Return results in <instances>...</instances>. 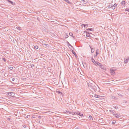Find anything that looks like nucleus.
Segmentation results:
<instances>
[{"mask_svg":"<svg viewBox=\"0 0 129 129\" xmlns=\"http://www.w3.org/2000/svg\"><path fill=\"white\" fill-rule=\"evenodd\" d=\"M125 11L129 12V9L127 8H126L125 9Z\"/></svg>","mask_w":129,"mask_h":129,"instance_id":"36","label":"nucleus"},{"mask_svg":"<svg viewBox=\"0 0 129 129\" xmlns=\"http://www.w3.org/2000/svg\"><path fill=\"white\" fill-rule=\"evenodd\" d=\"M56 92L58 93V94H60L62 95H63V94L60 91H56Z\"/></svg>","mask_w":129,"mask_h":129,"instance_id":"23","label":"nucleus"},{"mask_svg":"<svg viewBox=\"0 0 129 129\" xmlns=\"http://www.w3.org/2000/svg\"><path fill=\"white\" fill-rule=\"evenodd\" d=\"M38 121H39V122H40V120H39V121H38Z\"/></svg>","mask_w":129,"mask_h":129,"instance_id":"55","label":"nucleus"},{"mask_svg":"<svg viewBox=\"0 0 129 129\" xmlns=\"http://www.w3.org/2000/svg\"><path fill=\"white\" fill-rule=\"evenodd\" d=\"M109 111L111 113L113 114H114V112H115V111L114 110H110Z\"/></svg>","mask_w":129,"mask_h":129,"instance_id":"20","label":"nucleus"},{"mask_svg":"<svg viewBox=\"0 0 129 129\" xmlns=\"http://www.w3.org/2000/svg\"><path fill=\"white\" fill-rule=\"evenodd\" d=\"M34 62L36 63H38V62L39 60V59H38L37 58H36L34 59Z\"/></svg>","mask_w":129,"mask_h":129,"instance_id":"19","label":"nucleus"},{"mask_svg":"<svg viewBox=\"0 0 129 129\" xmlns=\"http://www.w3.org/2000/svg\"><path fill=\"white\" fill-rule=\"evenodd\" d=\"M88 24H82V26H83L84 27H87L88 26Z\"/></svg>","mask_w":129,"mask_h":129,"instance_id":"18","label":"nucleus"},{"mask_svg":"<svg viewBox=\"0 0 129 129\" xmlns=\"http://www.w3.org/2000/svg\"><path fill=\"white\" fill-rule=\"evenodd\" d=\"M67 113H68L70 114H72V113H73V112H69V111H68V112H67Z\"/></svg>","mask_w":129,"mask_h":129,"instance_id":"31","label":"nucleus"},{"mask_svg":"<svg viewBox=\"0 0 129 129\" xmlns=\"http://www.w3.org/2000/svg\"><path fill=\"white\" fill-rule=\"evenodd\" d=\"M64 1H66V2H67L69 4H71L72 3L71 2H70L68 0H63Z\"/></svg>","mask_w":129,"mask_h":129,"instance_id":"22","label":"nucleus"},{"mask_svg":"<svg viewBox=\"0 0 129 129\" xmlns=\"http://www.w3.org/2000/svg\"><path fill=\"white\" fill-rule=\"evenodd\" d=\"M94 89V91H97V89Z\"/></svg>","mask_w":129,"mask_h":129,"instance_id":"50","label":"nucleus"},{"mask_svg":"<svg viewBox=\"0 0 129 129\" xmlns=\"http://www.w3.org/2000/svg\"><path fill=\"white\" fill-rule=\"evenodd\" d=\"M91 61L96 66H97L96 64L95 63H96V61H95L94 59H93L92 57H91Z\"/></svg>","mask_w":129,"mask_h":129,"instance_id":"9","label":"nucleus"},{"mask_svg":"<svg viewBox=\"0 0 129 129\" xmlns=\"http://www.w3.org/2000/svg\"><path fill=\"white\" fill-rule=\"evenodd\" d=\"M38 121H39V122H40V120H39V121H38Z\"/></svg>","mask_w":129,"mask_h":129,"instance_id":"54","label":"nucleus"},{"mask_svg":"<svg viewBox=\"0 0 129 129\" xmlns=\"http://www.w3.org/2000/svg\"><path fill=\"white\" fill-rule=\"evenodd\" d=\"M45 67H46V66H44L43 67H44V68H45Z\"/></svg>","mask_w":129,"mask_h":129,"instance_id":"53","label":"nucleus"},{"mask_svg":"<svg viewBox=\"0 0 129 129\" xmlns=\"http://www.w3.org/2000/svg\"><path fill=\"white\" fill-rule=\"evenodd\" d=\"M89 47H90V48L91 50V52L92 53H93L94 52V48H92V47L90 45H89Z\"/></svg>","mask_w":129,"mask_h":129,"instance_id":"10","label":"nucleus"},{"mask_svg":"<svg viewBox=\"0 0 129 129\" xmlns=\"http://www.w3.org/2000/svg\"><path fill=\"white\" fill-rule=\"evenodd\" d=\"M7 95H9V96H14V93L13 92H8L7 93Z\"/></svg>","mask_w":129,"mask_h":129,"instance_id":"4","label":"nucleus"},{"mask_svg":"<svg viewBox=\"0 0 129 129\" xmlns=\"http://www.w3.org/2000/svg\"><path fill=\"white\" fill-rule=\"evenodd\" d=\"M26 127V126L25 125H23V127H24L25 128V127Z\"/></svg>","mask_w":129,"mask_h":129,"instance_id":"49","label":"nucleus"},{"mask_svg":"<svg viewBox=\"0 0 129 129\" xmlns=\"http://www.w3.org/2000/svg\"><path fill=\"white\" fill-rule=\"evenodd\" d=\"M87 30H90L91 31H93L94 30V29L92 28H88V29H86Z\"/></svg>","mask_w":129,"mask_h":129,"instance_id":"17","label":"nucleus"},{"mask_svg":"<svg viewBox=\"0 0 129 129\" xmlns=\"http://www.w3.org/2000/svg\"><path fill=\"white\" fill-rule=\"evenodd\" d=\"M72 53L74 55L75 57L76 58H78V57L77 55L75 53V51L74 50H72Z\"/></svg>","mask_w":129,"mask_h":129,"instance_id":"8","label":"nucleus"},{"mask_svg":"<svg viewBox=\"0 0 129 129\" xmlns=\"http://www.w3.org/2000/svg\"><path fill=\"white\" fill-rule=\"evenodd\" d=\"M76 81V78H74L73 80L74 82H75Z\"/></svg>","mask_w":129,"mask_h":129,"instance_id":"32","label":"nucleus"},{"mask_svg":"<svg viewBox=\"0 0 129 129\" xmlns=\"http://www.w3.org/2000/svg\"><path fill=\"white\" fill-rule=\"evenodd\" d=\"M89 89H96V87L93 84L90 83L88 84Z\"/></svg>","mask_w":129,"mask_h":129,"instance_id":"2","label":"nucleus"},{"mask_svg":"<svg viewBox=\"0 0 129 129\" xmlns=\"http://www.w3.org/2000/svg\"><path fill=\"white\" fill-rule=\"evenodd\" d=\"M112 8L114 10V9H115V7H114L112 5Z\"/></svg>","mask_w":129,"mask_h":129,"instance_id":"37","label":"nucleus"},{"mask_svg":"<svg viewBox=\"0 0 129 129\" xmlns=\"http://www.w3.org/2000/svg\"><path fill=\"white\" fill-rule=\"evenodd\" d=\"M9 68L11 70H12L13 69V68L12 67H10Z\"/></svg>","mask_w":129,"mask_h":129,"instance_id":"34","label":"nucleus"},{"mask_svg":"<svg viewBox=\"0 0 129 129\" xmlns=\"http://www.w3.org/2000/svg\"><path fill=\"white\" fill-rule=\"evenodd\" d=\"M73 34L72 33H71V32H70L69 33V35L71 36H72L73 35Z\"/></svg>","mask_w":129,"mask_h":129,"instance_id":"28","label":"nucleus"},{"mask_svg":"<svg viewBox=\"0 0 129 129\" xmlns=\"http://www.w3.org/2000/svg\"><path fill=\"white\" fill-rule=\"evenodd\" d=\"M12 81L13 82L10 81L12 83L17 84L18 83V79L17 78H14L12 79Z\"/></svg>","mask_w":129,"mask_h":129,"instance_id":"1","label":"nucleus"},{"mask_svg":"<svg viewBox=\"0 0 129 129\" xmlns=\"http://www.w3.org/2000/svg\"><path fill=\"white\" fill-rule=\"evenodd\" d=\"M2 59H3L4 61L5 62L6 61V59L5 58L3 57Z\"/></svg>","mask_w":129,"mask_h":129,"instance_id":"29","label":"nucleus"},{"mask_svg":"<svg viewBox=\"0 0 129 129\" xmlns=\"http://www.w3.org/2000/svg\"><path fill=\"white\" fill-rule=\"evenodd\" d=\"M97 65H98L100 67V66L101 65V63L99 62L98 61H96V63H95Z\"/></svg>","mask_w":129,"mask_h":129,"instance_id":"12","label":"nucleus"},{"mask_svg":"<svg viewBox=\"0 0 129 129\" xmlns=\"http://www.w3.org/2000/svg\"><path fill=\"white\" fill-rule=\"evenodd\" d=\"M124 63H127L129 61V57H127L124 58Z\"/></svg>","mask_w":129,"mask_h":129,"instance_id":"3","label":"nucleus"},{"mask_svg":"<svg viewBox=\"0 0 129 129\" xmlns=\"http://www.w3.org/2000/svg\"><path fill=\"white\" fill-rule=\"evenodd\" d=\"M30 66L31 67H33L34 66V64H31Z\"/></svg>","mask_w":129,"mask_h":129,"instance_id":"39","label":"nucleus"},{"mask_svg":"<svg viewBox=\"0 0 129 129\" xmlns=\"http://www.w3.org/2000/svg\"><path fill=\"white\" fill-rule=\"evenodd\" d=\"M18 88V89H19V88Z\"/></svg>","mask_w":129,"mask_h":129,"instance_id":"60","label":"nucleus"},{"mask_svg":"<svg viewBox=\"0 0 129 129\" xmlns=\"http://www.w3.org/2000/svg\"><path fill=\"white\" fill-rule=\"evenodd\" d=\"M7 1H8V2L10 3L12 5H14V3L13 2H12V1L10 0H7Z\"/></svg>","mask_w":129,"mask_h":129,"instance_id":"13","label":"nucleus"},{"mask_svg":"<svg viewBox=\"0 0 129 129\" xmlns=\"http://www.w3.org/2000/svg\"><path fill=\"white\" fill-rule=\"evenodd\" d=\"M121 4L123 5H125L126 4L125 1H123L121 2Z\"/></svg>","mask_w":129,"mask_h":129,"instance_id":"21","label":"nucleus"},{"mask_svg":"<svg viewBox=\"0 0 129 129\" xmlns=\"http://www.w3.org/2000/svg\"><path fill=\"white\" fill-rule=\"evenodd\" d=\"M66 36H65V39L68 38V34H67V33H66Z\"/></svg>","mask_w":129,"mask_h":129,"instance_id":"27","label":"nucleus"},{"mask_svg":"<svg viewBox=\"0 0 129 129\" xmlns=\"http://www.w3.org/2000/svg\"><path fill=\"white\" fill-rule=\"evenodd\" d=\"M34 49L35 50H37L38 49V46H35L34 47Z\"/></svg>","mask_w":129,"mask_h":129,"instance_id":"25","label":"nucleus"},{"mask_svg":"<svg viewBox=\"0 0 129 129\" xmlns=\"http://www.w3.org/2000/svg\"><path fill=\"white\" fill-rule=\"evenodd\" d=\"M77 115H78L81 117H84V115L83 114H81V113L79 112H78V113H77Z\"/></svg>","mask_w":129,"mask_h":129,"instance_id":"11","label":"nucleus"},{"mask_svg":"<svg viewBox=\"0 0 129 129\" xmlns=\"http://www.w3.org/2000/svg\"><path fill=\"white\" fill-rule=\"evenodd\" d=\"M115 70L112 69H110V73L112 75H114L115 74Z\"/></svg>","mask_w":129,"mask_h":129,"instance_id":"5","label":"nucleus"},{"mask_svg":"<svg viewBox=\"0 0 129 129\" xmlns=\"http://www.w3.org/2000/svg\"><path fill=\"white\" fill-rule=\"evenodd\" d=\"M113 115L115 117L117 118H119L120 116V115L119 113L118 114H113Z\"/></svg>","mask_w":129,"mask_h":129,"instance_id":"6","label":"nucleus"},{"mask_svg":"<svg viewBox=\"0 0 129 129\" xmlns=\"http://www.w3.org/2000/svg\"><path fill=\"white\" fill-rule=\"evenodd\" d=\"M97 55H97L96 54V55H94V57H96L97 56Z\"/></svg>","mask_w":129,"mask_h":129,"instance_id":"48","label":"nucleus"},{"mask_svg":"<svg viewBox=\"0 0 129 129\" xmlns=\"http://www.w3.org/2000/svg\"><path fill=\"white\" fill-rule=\"evenodd\" d=\"M10 76H9V77H8V78H11H11H9V77Z\"/></svg>","mask_w":129,"mask_h":129,"instance_id":"56","label":"nucleus"},{"mask_svg":"<svg viewBox=\"0 0 129 129\" xmlns=\"http://www.w3.org/2000/svg\"><path fill=\"white\" fill-rule=\"evenodd\" d=\"M5 75V76L6 77V76H8V75L7 73H5V75Z\"/></svg>","mask_w":129,"mask_h":129,"instance_id":"42","label":"nucleus"},{"mask_svg":"<svg viewBox=\"0 0 129 129\" xmlns=\"http://www.w3.org/2000/svg\"><path fill=\"white\" fill-rule=\"evenodd\" d=\"M96 54L97 55H98L99 53V50L98 49H97L96 51Z\"/></svg>","mask_w":129,"mask_h":129,"instance_id":"16","label":"nucleus"},{"mask_svg":"<svg viewBox=\"0 0 129 129\" xmlns=\"http://www.w3.org/2000/svg\"><path fill=\"white\" fill-rule=\"evenodd\" d=\"M45 45V47H47L49 46V45L48 44H44Z\"/></svg>","mask_w":129,"mask_h":129,"instance_id":"41","label":"nucleus"},{"mask_svg":"<svg viewBox=\"0 0 129 129\" xmlns=\"http://www.w3.org/2000/svg\"><path fill=\"white\" fill-rule=\"evenodd\" d=\"M89 119L90 120H93L92 117V116H89Z\"/></svg>","mask_w":129,"mask_h":129,"instance_id":"26","label":"nucleus"},{"mask_svg":"<svg viewBox=\"0 0 129 129\" xmlns=\"http://www.w3.org/2000/svg\"><path fill=\"white\" fill-rule=\"evenodd\" d=\"M103 70H105V67L103 65H101L100 67Z\"/></svg>","mask_w":129,"mask_h":129,"instance_id":"24","label":"nucleus"},{"mask_svg":"<svg viewBox=\"0 0 129 129\" xmlns=\"http://www.w3.org/2000/svg\"><path fill=\"white\" fill-rule=\"evenodd\" d=\"M116 123V121L115 120H113V121L112 124H114L115 123Z\"/></svg>","mask_w":129,"mask_h":129,"instance_id":"30","label":"nucleus"},{"mask_svg":"<svg viewBox=\"0 0 129 129\" xmlns=\"http://www.w3.org/2000/svg\"><path fill=\"white\" fill-rule=\"evenodd\" d=\"M112 97L113 99L115 100L116 99V98L114 96H112Z\"/></svg>","mask_w":129,"mask_h":129,"instance_id":"40","label":"nucleus"},{"mask_svg":"<svg viewBox=\"0 0 129 129\" xmlns=\"http://www.w3.org/2000/svg\"><path fill=\"white\" fill-rule=\"evenodd\" d=\"M112 5H109V6H108V8H112Z\"/></svg>","mask_w":129,"mask_h":129,"instance_id":"33","label":"nucleus"},{"mask_svg":"<svg viewBox=\"0 0 129 129\" xmlns=\"http://www.w3.org/2000/svg\"><path fill=\"white\" fill-rule=\"evenodd\" d=\"M73 117V116H72L71 117Z\"/></svg>","mask_w":129,"mask_h":129,"instance_id":"61","label":"nucleus"},{"mask_svg":"<svg viewBox=\"0 0 129 129\" xmlns=\"http://www.w3.org/2000/svg\"><path fill=\"white\" fill-rule=\"evenodd\" d=\"M29 117H30L29 115H28L26 117V118H28Z\"/></svg>","mask_w":129,"mask_h":129,"instance_id":"43","label":"nucleus"},{"mask_svg":"<svg viewBox=\"0 0 129 129\" xmlns=\"http://www.w3.org/2000/svg\"><path fill=\"white\" fill-rule=\"evenodd\" d=\"M36 115H33L32 116V118H36Z\"/></svg>","mask_w":129,"mask_h":129,"instance_id":"35","label":"nucleus"},{"mask_svg":"<svg viewBox=\"0 0 129 129\" xmlns=\"http://www.w3.org/2000/svg\"><path fill=\"white\" fill-rule=\"evenodd\" d=\"M38 118H40V119H41V116H39L38 117Z\"/></svg>","mask_w":129,"mask_h":129,"instance_id":"45","label":"nucleus"},{"mask_svg":"<svg viewBox=\"0 0 129 129\" xmlns=\"http://www.w3.org/2000/svg\"><path fill=\"white\" fill-rule=\"evenodd\" d=\"M99 91H100V90H98V91H97V92H99Z\"/></svg>","mask_w":129,"mask_h":129,"instance_id":"57","label":"nucleus"},{"mask_svg":"<svg viewBox=\"0 0 129 129\" xmlns=\"http://www.w3.org/2000/svg\"><path fill=\"white\" fill-rule=\"evenodd\" d=\"M69 48L71 50H72V49H71L69 47Z\"/></svg>","mask_w":129,"mask_h":129,"instance_id":"59","label":"nucleus"},{"mask_svg":"<svg viewBox=\"0 0 129 129\" xmlns=\"http://www.w3.org/2000/svg\"><path fill=\"white\" fill-rule=\"evenodd\" d=\"M39 86H38V87H37V88H38L37 89H40V88H39Z\"/></svg>","mask_w":129,"mask_h":129,"instance_id":"51","label":"nucleus"},{"mask_svg":"<svg viewBox=\"0 0 129 129\" xmlns=\"http://www.w3.org/2000/svg\"><path fill=\"white\" fill-rule=\"evenodd\" d=\"M114 108L115 109H117L118 108V107H116V106H115V107H114Z\"/></svg>","mask_w":129,"mask_h":129,"instance_id":"47","label":"nucleus"},{"mask_svg":"<svg viewBox=\"0 0 129 129\" xmlns=\"http://www.w3.org/2000/svg\"><path fill=\"white\" fill-rule=\"evenodd\" d=\"M84 2H85V0H82Z\"/></svg>","mask_w":129,"mask_h":129,"instance_id":"52","label":"nucleus"},{"mask_svg":"<svg viewBox=\"0 0 129 129\" xmlns=\"http://www.w3.org/2000/svg\"><path fill=\"white\" fill-rule=\"evenodd\" d=\"M7 120L9 121H10L11 120V119L9 118H7Z\"/></svg>","mask_w":129,"mask_h":129,"instance_id":"44","label":"nucleus"},{"mask_svg":"<svg viewBox=\"0 0 129 129\" xmlns=\"http://www.w3.org/2000/svg\"><path fill=\"white\" fill-rule=\"evenodd\" d=\"M78 113V111H77L75 112H73L72 113V115H77V113Z\"/></svg>","mask_w":129,"mask_h":129,"instance_id":"15","label":"nucleus"},{"mask_svg":"<svg viewBox=\"0 0 129 129\" xmlns=\"http://www.w3.org/2000/svg\"><path fill=\"white\" fill-rule=\"evenodd\" d=\"M113 6L114 7H115V8L117 6V5L115 3L114 4V5Z\"/></svg>","mask_w":129,"mask_h":129,"instance_id":"38","label":"nucleus"},{"mask_svg":"<svg viewBox=\"0 0 129 129\" xmlns=\"http://www.w3.org/2000/svg\"><path fill=\"white\" fill-rule=\"evenodd\" d=\"M35 88H35V87H34L33 88V89H35Z\"/></svg>","mask_w":129,"mask_h":129,"instance_id":"58","label":"nucleus"},{"mask_svg":"<svg viewBox=\"0 0 129 129\" xmlns=\"http://www.w3.org/2000/svg\"><path fill=\"white\" fill-rule=\"evenodd\" d=\"M85 32H86V36L87 37H91L90 35H89V34H91V33H89V32H88L86 31H85Z\"/></svg>","mask_w":129,"mask_h":129,"instance_id":"7","label":"nucleus"},{"mask_svg":"<svg viewBox=\"0 0 129 129\" xmlns=\"http://www.w3.org/2000/svg\"><path fill=\"white\" fill-rule=\"evenodd\" d=\"M67 44L68 45V46H71V47L73 48V49H74V47L73 46H72L70 44L68 41H67Z\"/></svg>","mask_w":129,"mask_h":129,"instance_id":"14","label":"nucleus"},{"mask_svg":"<svg viewBox=\"0 0 129 129\" xmlns=\"http://www.w3.org/2000/svg\"><path fill=\"white\" fill-rule=\"evenodd\" d=\"M94 97L96 98H98V95H95Z\"/></svg>","mask_w":129,"mask_h":129,"instance_id":"46","label":"nucleus"},{"mask_svg":"<svg viewBox=\"0 0 129 129\" xmlns=\"http://www.w3.org/2000/svg\"><path fill=\"white\" fill-rule=\"evenodd\" d=\"M96 85L97 86H98L97 85Z\"/></svg>","mask_w":129,"mask_h":129,"instance_id":"62","label":"nucleus"}]
</instances>
